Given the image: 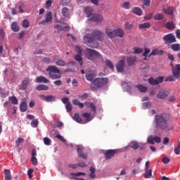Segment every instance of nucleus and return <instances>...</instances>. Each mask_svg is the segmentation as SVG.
<instances>
[{
    "label": "nucleus",
    "mask_w": 180,
    "mask_h": 180,
    "mask_svg": "<svg viewBox=\"0 0 180 180\" xmlns=\"http://www.w3.org/2000/svg\"><path fill=\"white\" fill-rule=\"evenodd\" d=\"M39 98L42 101H45L46 102H56V96L49 95V96H44V95H41L39 96Z\"/></svg>",
    "instance_id": "dca6fc26"
},
{
    "label": "nucleus",
    "mask_w": 180,
    "mask_h": 180,
    "mask_svg": "<svg viewBox=\"0 0 180 180\" xmlns=\"http://www.w3.org/2000/svg\"><path fill=\"white\" fill-rule=\"evenodd\" d=\"M169 91L168 90H160L158 91L157 94L158 99H165V98H168L169 96Z\"/></svg>",
    "instance_id": "9d476101"
},
{
    "label": "nucleus",
    "mask_w": 180,
    "mask_h": 180,
    "mask_svg": "<svg viewBox=\"0 0 180 180\" xmlns=\"http://www.w3.org/2000/svg\"><path fill=\"white\" fill-rule=\"evenodd\" d=\"M81 175L85 176L86 174L85 172H77V173H70L71 176H81Z\"/></svg>",
    "instance_id": "864d4df0"
},
{
    "label": "nucleus",
    "mask_w": 180,
    "mask_h": 180,
    "mask_svg": "<svg viewBox=\"0 0 180 180\" xmlns=\"http://www.w3.org/2000/svg\"><path fill=\"white\" fill-rule=\"evenodd\" d=\"M46 71L49 72V75L51 79H60L61 78V72L56 65H49L46 68Z\"/></svg>",
    "instance_id": "7ed1b4c3"
},
{
    "label": "nucleus",
    "mask_w": 180,
    "mask_h": 180,
    "mask_svg": "<svg viewBox=\"0 0 180 180\" xmlns=\"http://www.w3.org/2000/svg\"><path fill=\"white\" fill-rule=\"evenodd\" d=\"M36 81L37 82H38V84H40L41 82H43L44 84H49V82H50V81L44 77V76H39V77H37L36 78Z\"/></svg>",
    "instance_id": "412c9836"
},
{
    "label": "nucleus",
    "mask_w": 180,
    "mask_h": 180,
    "mask_svg": "<svg viewBox=\"0 0 180 180\" xmlns=\"http://www.w3.org/2000/svg\"><path fill=\"white\" fill-rule=\"evenodd\" d=\"M162 54H164V51L155 49L152 50L151 53L149 54V57H151V56H162Z\"/></svg>",
    "instance_id": "aec40b11"
},
{
    "label": "nucleus",
    "mask_w": 180,
    "mask_h": 180,
    "mask_svg": "<svg viewBox=\"0 0 180 180\" xmlns=\"http://www.w3.org/2000/svg\"><path fill=\"white\" fill-rule=\"evenodd\" d=\"M147 142L149 144H155V143H161V138L159 136L153 137V136H149L147 139Z\"/></svg>",
    "instance_id": "ddd939ff"
},
{
    "label": "nucleus",
    "mask_w": 180,
    "mask_h": 180,
    "mask_svg": "<svg viewBox=\"0 0 180 180\" xmlns=\"http://www.w3.org/2000/svg\"><path fill=\"white\" fill-rule=\"evenodd\" d=\"M155 124L158 130H161L165 133L174 130V126L169 124V115L167 113L156 115L155 116Z\"/></svg>",
    "instance_id": "f257e3e1"
},
{
    "label": "nucleus",
    "mask_w": 180,
    "mask_h": 180,
    "mask_svg": "<svg viewBox=\"0 0 180 180\" xmlns=\"http://www.w3.org/2000/svg\"><path fill=\"white\" fill-rule=\"evenodd\" d=\"M151 25L149 22H145L139 25L140 29H150Z\"/></svg>",
    "instance_id": "37998d69"
},
{
    "label": "nucleus",
    "mask_w": 180,
    "mask_h": 180,
    "mask_svg": "<svg viewBox=\"0 0 180 180\" xmlns=\"http://www.w3.org/2000/svg\"><path fill=\"white\" fill-rule=\"evenodd\" d=\"M44 143L45 146H50L51 144V139L48 137L44 138Z\"/></svg>",
    "instance_id": "6e6d98bb"
},
{
    "label": "nucleus",
    "mask_w": 180,
    "mask_h": 180,
    "mask_svg": "<svg viewBox=\"0 0 180 180\" xmlns=\"http://www.w3.org/2000/svg\"><path fill=\"white\" fill-rule=\"evenodd\" d=\"M172 74L175 77L176 79L180 78V64H177L172 69Z\"/></svg>",
    "instance_id": "9b49d317"
},
{
    "label": "nucleus",
    "mask_w": 180,
    "mask_h": 180,
    "mask_svg": "<svg viewBox=\"0 0 180 180\" xmlns=\"http://www.w3.org/2000/svg\"><path fill=\"white\" fill-rule=\"evenodd\" d=\"M27 85H29V79H26L22 82V89H26L27 88Z\"/></svg>",
    "instance_id": "8fccbe9b"
},
{
    "label": "nucleus",
    "mask_w": 180,
    "mask_h": 180,
    "mask_svg": "<svg viewBox=\"0 0 180 180\" xmlns=\"http://www.w3.org/2000/svg\"><path fill=\"white\" fill-rule=\"evenodd\" d=\"M164 19V15L161 13H157L154 15L155 20H162Z\"/></svg>",
    "instance_id": "3c124183"
},
{
    "label": "nucleus",
    "mask_w": 180,
    "mask_h": 180,
    "mask_svg": "<svg viewBox=\"0 0 180 180\" xmlns=\"http://www.w3.org/2000/svg\"><path fill=\"white\" fill-rule=\"evenodd\" d=\"M20 112H26L27 110V103L26 101H22L20 104Z\"/></svg>",
    "instance_id": "5701e85b"
},
{
    "label": "nucleus",
    "mask_w": 180,
    "mask_h": 180,
    "mask_svg": "<svg viewBox=\"0 0 180 180\" xmlns=\"http://www.w3.org/2000/svg\"><path fill=\"white\" fill-rule=\"evenodd\" d=\"M132 12L138 16H141V15H143V11L139 7H134L132 9Z\"/></svg>",
    "instance_id": "bb28decb"
},
{
    "label": "nucleus",
    "mask_w": 180,
    "mask_h": 180,
    "mask_svg": "<svg viewBox=\"0 0 180 180\" xmlns=\"http://www.w3.org/2000/svg\"><path fill=\"white\" fill-rule=\"evenodd\" d=\"M108 82H109L108 77H97L94 79L93 84L96 88H102L105 86V85H108Z\"/></svg>",
    "instance_id": "39448f33"
},
{
    "label": "nucleus",
    "mask_w": 180,
    "mask_h": 180,
    "mask_svg": "<svg viewBox=\"0 0 180 180\" xmlns=\"http://www.w3.org/2000/svg\"><path fill=\"white\" fill-rule=\"evenodd\" d=\"M163 40L165 44H167L168 46H169V44H172V43L176 42V38H175V35H174L172 33L165 35L163 37Z\"/></svg>",
    "instance_id": "0eeeda50"
},
{
    "label": "nucleus",
    "mask_w": 180,
    "mask_h": 180,
    "mask_svg": "<svg viewBox=\"0 0 180 180\" xmlns=\"http://www.w3.org/2000/svg\"><path fill=\"white\" fill-rule=\"evenodd\" d=\"M72 103L75 106H79L81 109H82L84 108V103H80L79 101H78L77 99H73Z\"/></svg>",
    "instance_id": "58836bf2"
},
{
    "label": "nucleus",
    "mask_w": 180,
    "mask_h": 180,
    "mask_svg": "<svg viewBox=\"0 0 180 180\" xmlns=\"http://www.w3.org/2000/svg\"><path fill=\"white\" fill-rule=\"evenodd\" d=\"M151 175H153V172L151 169L145 170L144 178L146 179L151 178Z\"/></svg>",
    "instance_id": "09e8293b"
},
{
    "label": "nucleus",
    "mask_w": 180,
    "mask_h": 180,
    "mask_svg": "<svg viewBox=\"0 0 180 180\" xmlns=\"http://www.w3.org/2000/svg\"><path fill=\"white\" fill-rule=\"evenodd\" d=\"M83 41L84 44H86V46L92 49H96L98 46H99V43L95 40L92 34L87 33L84 34Z\"/></svg>",
    "instance_id": "f03ea898"
},
{
    "label": "nucleus",
    "mask_w": 180,
    "mask_h": 180,
    "mask_svg": "<svg viewBox=\"0 0 180 180\" xmlns=\"http://www.w3.org/2000/svg\"><path fill=\"white\" fill-rule=\"evenodd\" d=\"M84 146L81 145L77 146V155L79 158H82L83 160H88V153H84Z\"/></svg>",
    "instance_id": "6e6552de"
},
{
    "label": "nucleus",
    "mask_w": 180,
    "mask_h": 180,
    "mask_svg": "<svg viewBox=\"0 0 180 180\" xmlns=\"http://www.w3.org/2000/svg\"><path fill=\"white\" fill-rule=\"evenodd\" d=\"M84 12L87 16V18H92V11H91V8H89V7H85L84 8Z\"/></svg>",
    "instance_id": "79ce46f5"
},
{
    "label": "nucleus",
    "mask_w": 180,
    "mask_h": 180,
    "mask_svg": "<svg viewBox=\"0 0 180 180\" xmlns=\"http://www.w3.org/2000/svg\"><path fill=\"white\" fill-rule=\"evenodd\" d=\"M62 15L65 18H70V10H68L66 7L62 8Z\"/></svg>",
    "instance_id": "7c9ffc66"
},
{
    "label": "nucleus",
    "mask_w": 180,
    "mask_h": 180,
    "mask_svg": "<svg viewBox=\"0 0 180 180\" xmlns=\"http://www.w3.org/2000/svg\"><path fill=\"white\" fill-rule=\"evenodd\" d=\"M105 65L108 68H110V70H115V65H113V63L109 60H105Z\"/></svg>",
    "instance_id": "49530a36"
},
{
    "label": "nucleus",
    "mask_w": 180,
    "mask_h": 180,
    "mask_svg": "<svg viewBox=\"0 0 180 180\" xmlns=\"http://www.w3.org/2000/svg\"><path fill=\"white\" fill-rule=\"evenodd\" d=\"M174 153L176 155H180V142H178V146L174 148Z\"/></svg>",
    "instance_id": "13d9d810"
},
{
    "label": "nucleus",
    "mask_w": 180,
    "mask_h": 180,
    "mask_svg": "<svg viewBox=\"0 0 180 180\" xmlns=\"http://www.w3.org/2000/svg\"><path fill=\"white\" fill-rule=\"evenodd\" d=\"M56 65H58V67H65V65H67V63H65V60L58 59L56 61Z\"/></svg>",
    "instance_id": "f704fd0d"
},
{
    "label": "nucleus",
    "mask_w": 180,
    "mask_h": 180,
    "mask_svg": "<svg viewBox=\"0 0 180 180\" xmlns=\"http://www.w3.org/2000/svg\"><path fill=\"white\" fill-rule=\"evenodd\" d=\"M143 53V48L134 47V54H141Z\"/></svg>",
    "instance_id": "de8ad7c7"
},
{
    "label": "nucleus",
    "mask_w": 180,
    "mask_h": 180,
    "mask_svg": "<svg viewBox=\"0 0 180 180\" xmlns=\"http://www.w3.org/2000/svg\"><path fill=\"white\" fill-rule=\"evenodd\" d=\"M151 1L150 0H143V4L141 6V7L144 9V6H150Z\"/></svg>",
    "instance_id": "603ef678"
},
{
    "label": "nucleus",
    "mask_w": 180,
    "mask_h": 180,
    "mask_svg": "<svg viewBox=\"0 0 180 180\" xmlns=\"http://www.w3.org/2000/svg\"><path fill=\"white\" fill-rule=\"evenodd\" d=\"M37 91H49V86L44 84H39L37 86Z\"/></svg>",
    "instance_id": "a19ab883"
},
{
    "label": "nucleus",
    "mask_w": 180,
    "mask_h": 180,
    "mask_svg": "<svg viewBox=\"0 0 180 180\" xmlns=\"http://www.w3.org/2000/svg\"><path fill=\"white\" fill-rule=\"evenodd\" d=\"M31 162H32V165H34V167L37 166V164H38L37 158L32 157L31 158Z\"/></svg>",
    "instance_id": "052dcab7"
},
{
    "label": "nucleus",
    "mask_w": 180,
    "mask_h": 180,
    "mask_svg": "<svg viewBox=\"0 0 180 180\" xmlns=\"http://www.w3.org/2000/svg\"><path fill=\"white\" fill-rule=\"evenodd\" d=\"M45 20L48 23H50V22H52L53 20V13L51 11H49L45 16Z\"/></svg>",
    "instance_id": "393cba45"
},
{
    "label": "nucleus",
    "mask_w": 180,
    "mask_h": 180,
    "mask_svg": "<svg viewBox=\"0 0 180 180\" xmlns=\"http://www.w3.org/2000/svg\"><path fill=\"white\" fill-rule=\"evenodd\" d=\"M22 26L25 29H27V27H29V26H30V22H29V20H27V19L23 20L22 22Z\"/></svg>",
    "instance_id": "c03bdc74"
},
{
    "label": "nucleus",
    "mask_w": 180,
    "mask_h": 180,
    "mask_svg": "<svg viewBox=\"0 0 180 180\" xmlns=\"http://www.w3.org/2000/svg\"><path fill=\"white\" fill-rule=\"evenodd\" d=\"M117 72H123L124 71V60H120L116 65Z\"/></svg>",
    "instance_id": "6ab92c4d"
},
{
    "label": "nucleus",
    "mask_w": 180,
    "mask_h": 180,
    "mask_svg": "<svg viewBox=\"0 0 180 180\" xmlns=\"http://www.w3.org/2000/svg\"><path fill=\"white\" fill-rule=\"evenodd\" d=\"M89 20H92L93 22L99 23L101 22H103V15L101 14H93Z\"/></svg>",
    "instance_id": "f8f14e48"
},
{
    "label": "nucleus",
    "mask_w": 180,
    "mask_h": 180,
    "mask_svg": "<svg viewBox=\"0 0 180 180\" xmlns=\"http://www.w3.org/2000/svg\"><path fill=\"white\" fill-rule=\"evenodd\" d=\"M123 36H124V31H123V30L121 28H117L115 30V37H118L122 38Z\"/></svg>",
    "instance_id": "b1692460"
},
{
    "label": "nucleus",
    "mask_w": 180,
    "mask_h": 180,
    "mask_svg": "<svg viewBox=\"0 0 180 180\" xmlns=\"http://www.w3.org/2000/svg\"><path fill=\"white\" fill-rule=\"evenodd\" d=\"M53 27L58 30V33H60V32H68V30H70V27L68 25L63 26L61 25L56 24Z\"/></svg>",
    "instance_id": "2eb2a0df"
},
{
    "label": "nucleus",
    "mask_w": 180,
    "mask_h": 180,
    "mask_svg": "<svg viewBox=\"0 0 180 180\" xmlns=\"http://www.w3.org/2000/svg\"><path fill=\"white\" fill-rule=\"evenodd\" d=\"M84 53L85 57H86L87 59L90 60L91 61H94L97 60V58H101V53L92 49L86 48Z\"/></svg>",
    "instance_id": "20e7f679"
},
{
    "label": "nucleus",
    "mask_w": 180,
    "mask_h": 180,
    "mask_svg": "<svg viewBox=\"0 0 180 180\" xmlns=\"http://www.w3.org/2000/svg\"><path fill=\"white\" fill-rule=\"evenodd\" d=\"M5 180H12V175L11 174V170L8 169H4Z\"/></svg>",
    "instance_id": "cd10ccee"
},
{
    "label": "nucleus",
    "mask_w": 180,
    "mask_h": 180,
    "mask_svg": "<svg viewBox=\"0 0 180 180\" xmlns=\"http://www.w3.org/2000/svg\"><path fill=\"white\" fill-rule=\"evenodd\" d=\"M11 30H13V32H19L20 28H19V25H18V22H12Z\"/></svg>",
    "instance_id": "4c0bfd02"
},
{
    "label": "nucleus",
    "mask_w": 180,
    "mask_h": 180,
    "mask_svg": "<svg viewBox=\"0 0 180 180\" xmlns=\"http://www.w3.org/2000/svg\"><path fill=\"white\" fill-rule=\"evenodd\" d=\"M122 8H124V9H129L130 2H129V1L124 2L122 4Z\"/></svg>",
    "instance_id": "0e129e2a"
},
{
    "label": "nucleus",
    "mask_w": 180,
    "mask_h": 180,
    "mask_svg": "<svg viewBox=\"0 0 180 180\" xmlns=\"http://www.w3.org/2000/svg\"><path fill=\"white\" fill-rule=\"evenodd\" d=\"M165 27L169 30H172L175 29V25L172 22H167L165 25Z\"/></svg>",
    "instance_id": "e433bc0d"
},
{
    "label": "nucleus",
    "mask_w": 180,
    "mask_h": 180,
    "mask_svg": "<svg viewBox=\"0 0 180 180\" xmlns=\"http://www.w3.org/2000/svg\"><path fill=\"white\" fill-rule=\"evenodd\" d=\"M176 79V78H175V76L171 75V76H168L167 77H166L165 81H169V82H174Z\"/></svg>",
    "instance_id": "e2e57ef3"
},
{
    "label": "nucleus",
    "mask_w": 180,
    "mask_h": 180,
    "mask_svg": "<svg viewBox=\"0 0 180 180\" xmlns=\"http://www.w3.org/2000/svg\"><path fill=\"white\" fill-rule=\"evenodd\" d=\"M91 34L94 40H97L98 41H103L105 40V33L99 30H93Z\"/></svg>",
    "instance_id": "423d86ee"
},
{
    "label": "nucleus",
    "mask_w": 180,
    "mask_h": 180,
    "mask_svg": "<svg viewBox=\"0 0 180 180\" xmlns=\"http://www.w3.org/2000/svg\"><path fill=\"white\" fill-rule=\"evenodd\" d=\"M8 101L11 102L12 105H18V98H16V96H12L11 97H8Z\"/></svg>",
    "instance_id": "ea45409f"
},
{
    "label": "nucleus",
    "mask_w": 180,
    "mask_h": 180,
    "mask_svg": "<svg viewBox=\"0 0 180 180\" xmlns=\"http://www.w3.org/2000/svg\"><path fill=\"white\" fill-rule=\"evenodd\" d=\"M163 12L167 15H174V7L163 8Z\"/></svg>",
    "instance_id": "a878e982"
},
{
    "label": "nucleus",
    "mask_w": 180,
    "mask_h": 180,
    "mask_svg": "<svg viewBox=\"0 0 180 180\" xmlns=\"http://www.w3.org/2000/svg\"><path fill=\"white\" fill-rule=\"evenodd\" d=\"M73 119L77 123H82V124H84V123H85L84 122V120H82V118H81V117H79V114H78V113H75Z\"/></svg>",
    "instance_id": "c85d7f7f"
},
{
    "label": "nucleus",
    "mask_w": 180,
    "mask_h": 180,
    "mask_svg": "<svg viewBox=\"0 0 180 180\" xmlns=\"http://www.w3.org/2000/svg\"><path fill=\"white\" fill-rule=\"evenodd\" d=\"M129 147H131V148H133L134 150H137V148L140 147V143H139V142L137 141H131L129 143Z\"/></svg>",
    "instance_id": "2f4dec72"
},
{
    "label": "nucleus",
    "mask_w": 180,
    "mask_h": 180,
    "mask_svg": "<svg viewBox=\"0 0 180 180\" xmlns=\"http://www.w3.org/2000/svg\"><path fill=\"white\" fill-rule=\"evenodd\" d=\"M171 49H172V50H173V51H179L180 44H173L171 46Z\"/></svg>",
    "instance_id": "a18cd8bd"
},
{
    "label": "nucleus",
    "mask_w": 180,
    "mask_h": 180,
    "mask_svg": "<svg viewBox=\"0 0 180 180\" xmlns=\"http://www.w3.org/2000/svg\"><path fill=\"white\" fill-rule=\"evenodd\" d=\"M96 77V72H95V70H92L91 69H89L86 70V78L87 81H90V82H92L94 84V81H95Z\"/></svg>",
    "instance_id": "1a4fd4ad"
},
{
    "label": "nucleus",
    "mask_w": 180,
    "mask_h": 180,
    "mask_svg": "<svg viewBox=\"0 0 180 180\" xmlns=\"http://www.w3.org/2000/svg\"><path fill=\"white\" fill-rule=\"evenodd\" d=\"M24 140L25 139H23V138H18V139L15 141L16 147H19L20 143H22V141H24Z\"/></svg>",
    "instance_id": "774afa93"
},
{
    "label": "nucleus",
    "mask_w": 180,
    "mask_h": 180,
    "mask_svg": "<svg viewBox=\"0 0 180 180\" xmlns=\"http://www.w3.org/2000/svg\"><path fill=\"white\" fill-rule=\"evenodd\" d=\"M65 109L68 112L72 110V105H71V103H68V104H65Z\"/></svg>",
    "instance_id": "4d7b16f0"
},
{
    "label": "nucleus",
    "mask_w": 180,
    "mask_h": 180,
    "mask_svg": "<svg viewBox=\"0 0 180 180\" xmlns=\"http://www.w3.org/2000/svg\"><path fill=\"white\" fill-rule=\"evenodd\" d=\"M82 55H76L75 56V60H76V61H78L79 65L81 67H82V65H84V61L82 60Z\"/></svg>",
    "instance_id": "c756f323"
},
{
    "label": "nucleus",
    "mask_w": 180,
    "mask_h": 180,
    "mask_svg": "<svg viewBox=\"0 0 180 180\" xmlns=\"http://www.w3.org/2000/svg\"><path fill=\"white\" fill-rule=\"evenodd\" d=\"M42 61H43V63H45L46 64H50V63H51V58L44 57L42 58Z\"/></svg>",
    "instance_id": "69168bd1"
},
{
    "label": "nucleus",
    "mask_w": 180,
    "mask_h": 180,
    "mask_svg": "<svg viewBox=\"0 0 180 180\" xmlns=\"http://www.w3.org/2000/svg\"><path fill=\"white\" fill-rule=\"evenodd\" d=\"M143 109H150L151 108V103L150 101L143 103Z\"/></svg>",
    "instance_id": "bf43d9fd"
},
{
    "label": "nucleus",
    "mask_w": 180,
    "mask_h": 180,
    "mask_svg": "<svg viewBox=\"0 0 180 180\" xmlns=\"http://www.w3.org/2000/svg\"><path fill=\"white\" fill-rule=\"evenodd\" d=\"M117 153V150L110 149L104 153L105 160H110L112 157H115V154Z\"/></svg>",
    "instance_id": "4468645a"
},
{
    "label": "nucleus",
    "mask_w": 180,
    "mask_h": 180,
    "mask_svg": "<svg viewBox=\"0 0 180 180\" xmlns=\"http://www.w3.org/2000/svg\"><path fill=\"white\" fill-rule=\"evenodd\" d=\"M127 63L129 67H133L137 63V58L136 56H129L127 59Z\"/></svg>",
    "instance_id": "f3484780"
},
{
    "label": "nucleus",
    "mask_w": 180,
    "mask_h": 180,
    "mask_svg": "<svg viewBox=\"0 0 180 180\" xmlns=\"http://www.w3.org/2000/svg\"><path fill=\"white\" fill-rule=\"evenodd\" d=\"M136 88H137L139 89V91H140L141 92H147V90L148 89L147 88V86L141 85V84H139L137 86H136Z\"/></svg>",
    "instance_id": "c9c22d12"
},
{
    "label": "nucleus",
    "mask_w": 180,
    "mask_h": 180,
    "mask_svg": "<svg viewBox=\"0 0 180 180\" xmlns=\"http://www.w3.org/2000/svg\"><path fill=\"white\" fill-rule=\"evenodd\" d=\"M148 82L150 85H158L157 80L153 77L148 79Z\"/></svg>",
    "instance_id": "5fc2aeb1"
},
{
    "label": "nucleus",
    "mask_w": 180,
    "mask_h": 180,
    "mask_svg": "<svg viewBox=\"0 0 180 180\" xmlns=\"http://www.w3.org/2000/svg\"><path fill=\"white\" fill-rule=\"evenodd\" d=\"M105 34L110 39H115L116 37V32L115 30H112L110 28L105 29Z\"/></svg>",
    "instance_id": "a211bd4d"
},
{
    "label": "nucleus",
    "mask_w": 180,
    "mask_h": 180,
    "mask_svg": "<svg viewBox=\"0 0 180 180\" xmlns=\"http://www.w3.org/2000/svg\"><path fill=\"white\" fill-rule=\"evenodd\" d=\"M75 49L78 55H82V49H81V46L76 45Z\"/></svg>",
    "instance_id": "680f3d73"
},
{
    "label": "nucleus",
    "mask_w": 180,
    "mask_h": 180,
    "mask_svg": "<svg viewBox=\"0 0 180 180\" xmlns=\"http://www.w3.org/2000/svg\"><path fill=\"white\" fill-rule=\"evenodd\" d=\"M82 116L86 119V122L83 121L84 123H88V122H91V120H92V118H91V113L89 112H84L82 114Z\"/></svg>",
    "instance_id": "473e14b6"
},
{
    "label": "nucleus",
    "mask_w": 180,
    "mask_h": 180,
    "mask_svg": "<svg viewBox=\"0 0 180 180\" xmlns=\"http://www.w3.org/2000/svg\"><path fill=\"white\" fill-rule=\"evenodd\" d=\"M56 139H58V140H60V141H63V143H66L67 140L64 139V137L60 134H58L56 136Z\"/></svg>",
    "instance_id": "338daca9"
},
{
    "label": "nucleus",
    "mask_w": 180,
    "mask_h": 180,
    "mask_svg": "<svg viewBox=\"0 0 180 180\" xmlns=\"http://www.w3.org/2000/svg\"><path fill=\"white\" fill-rule=\"evenodd\" d=\"M85 105H86L87 108L91 109L94 113H96V105L94 103L86 102Z\"/></svg>",
    "instance_id": "4be33fe9"
},
{
    "label": "nucleus",
    "mask_w": 180,
    "mask_h": 180,
    "mask_svg": "<svg viewBox=\"0 0 180 180\" xmlns=\"http://www.w3.org/2000/svg\"><path fill=\"white\" fill-rule=\"evenodd\" d=\"M134 27L133 23H130V22H125L124 23V29L125 30H131Z\"/></svg>",
    "instance_id": "72a5a7b5"
}]
</instances>
